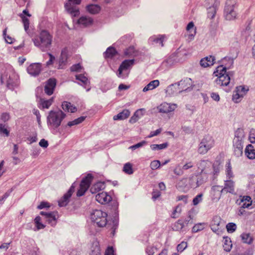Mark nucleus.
<instances>
[{"mask_svg":"<svg viewBox=\"0 0 255 255\" xmlns=\"http://www.w3.org/2000/svg\"><path fill=\"white\" fill-rule=\"evenodd\" d=\"M20 17L21 18L22 20V23L23 24L24 29L25 30L28 29L29 27V20L26 16L23 15V14H20L19 15Z\"/></svg>","mask_w":255,"mask_h":255,"instance_id":"c03bdc74","label":"nucleus"},{"mask_svg":"<svg viewBox=\"0 0 255 255\" xmlns=\"http://www.w3.org/2000/svg\"><path fill=\"white\" fill-rule=\"evenodd\" d=\"M159 84V82L157 80H155L151 81L147 84L143 89V92H147L149 90H152L157 87Z\"/></svg>","mask_w":255,"mask_h":255,"instance_id":"2f4dec72","label":"nucleus"},{"mask_svg":"<svg viewBox=\"0 0 255 255\" xmlns=\"http://www.w3.org/2000/svg\"><path fill=\"white\" fill-rule=\"evenodd\" d=\"M68 53L69 50L67 47H65L62 50L59 59V65L58 68L62 69L66 65L68 59Z\"/></svg>","mask_w":255,"mask_h":255,"instance_id":"2eb2a0df","label":"nucleus"},{"mask_svg":"<svg viewBox=\"0 0 255 255\" xmlns=\"http://www.w3.org/2000/svg\"><path fill=\"white\" fill-rule=\"evenodd\" d=\"M75 187L76 184L75 183H74L70 187L67 192L65 193L64 196L59 200L58 204L59 206L64 207L67 205L69 202L70 198L75 191Z\"/></svg>","mask_w":255,"mask_h":255,"instance_id":"9d476101","label":"nucleus"},{"mask_svg":"<svg viewBox=\"0 0 255 255\" xmlns=\"http://www.w3.org/2000/svg\"><path fill=\"white\" fill-rule=\"evenodd\" d=\"M236 4V0H227L224 10L225 16L227 20H233L236 17L237 13L235 10Z\"/></svg>","mask_w":255,"mask_h":255,"instance_id":"39448f33","label":"nucleus"},{"mask_svg":"<svg viewBox=\"0 0 255 255\" xmlns=\"http://www.w3.org/2000/svg\"><path fill=\"white\" fill-rule=\"evenodd\" d=\"M157 249L154 246H149L146 249V253L148 255H153L154 251H156Z\"/></svg>","mask_w":255,"mask_h":255,"instance_id":"69168bd1","label":"nucleus"},{"mask_svg":"<svg viewBox=\"0 0 255 255\" xmlns=\"http://www.w3.org/2000/svg\"><path fill=\"white\" fill-rule=\"evenodd\" d=\"M249 140L252 143H255V130L252 129L249 134Z\"/></svg>","mask_w":255,"mask_h":255,"instance_id":"e2e57ef3","label":"nucleus"},{"mask_svg":"<svg viewBox=\"0 0 255 255\" xmlns=\"http://www.w3.org/2000/svg\"><path fill=\"white\" fill-rule=\"evenodd\" d=\"M160 166V162L159 160H154L150 163V167L152 170L158 168Z\"/></svg>","mask_w":255,"mask_h":255,"instance_id":"052dcab7","label":"nucleus"},{"mask_svg":"<svg viewBox=\"0 0 255 255\" xmlns=\"http://www.w3.org/2000/svg\"><path fill=\"white\" fill-rule=\"evenodd\" d=\"M77 23L83 27L90 26L93 23V19L87 16H82L78 20Z\"/></svg>","mask_w":255,"mask_h":255,"instance_id":"393cba45","label":"nucleus"},{"mask_svg":"<svg viewBox=\"0 0 255 255\" xmlns=\"http://www.w3.org/2000/svg\"><path fill=\"white\" fill-rule=\"evenodd\" d=\"M48 55L49 56V60L46 62V65L47 66H49L53 64V62L55 59V58L50 53H48Z\"/></svg>","mask_w":255,"mask_h":255,"instance_id":"774afa93","label":"nucleus"},{"mask_svg":"<svg viewBox=\"0 0 255 255\" xmlns=\"http://www.w3.org/2000/svg\"><path fill=\"white\" fill-rule=\"evenodd\" d=\"M244 137V133L242 129H238L235 133V137L233 139V145L235 151L239 154L243 152V139Z\"/></svg>","mask_w":255,"mask_h":255,"instance_id":"423d86ee","label":"nucleus"},{"mask_svg":"<svg viewBox=\"0 0 255 255\" xmlns=\"http://www.w3.org/2000/svg\"><path fill=\"white\" fill-rule=\"evenodd\" d=\"M201 144H204L208 149H210L214 145L215 140L211 136H205L201 141Z\"/></svg>","mask_w":255,"mask_h":255,"instance_id":"a878e982","label":"nucleus"},{"mask_svg":"<svg viewBox=\"0 0 255 255\" xmlns=\"http://www.w3.org/2000/svg\"><path fill=\"white\" fill-rule=\"evenodd\" d=\"M187 247V243L186 242H182L177 247L178 252H182Z\"/></svg>","mask_w":255,"mask_h":255,"instance_id":"5fc2aeb1","label":"nucleus"},{"mask_svg":"<svg viewBox=\"0 0 255 255\" xmlns=\"http://www.w3.org/2000/svg\"><path fill=\"white\" fill-rule=\"evenodd\" d=\"M209 149L207 148V147H206L204 144H201V142H200V145H199V147L198 148V152L200 154H205L206 153V152H207V151L209 150Z\"/></svg>","mask_w":255,"mask_h":255,"instance_id":"bf43d9fd","label":"nucleus"},{"mask_svg":"<svg viewBox=\"0 0 255 255\" xmlns=\"http://www.w3.org/2000/svg\"><path fill=\"white\" fill-rule=\"evenodd\" d=\"M221 221L220 217L216 216H214L211 222V227L213 230H218V227L219 226Z\"/></svg>","mask_w":255,"mask_h":255,"instance_id":"e433bc0d","label":"nucleus"},{"mask_svg":"<svg viewBox=\"0 0 255 255\" xmlns=\"http://www.w3.org/2000/svg\"><path fill=\"white\" fill-rule=\"evenodd\" d=\"M228 60L230 65L225 64L218 66L214 70L213 76L216 77L215 82L217 85L220 87L228 86L230 84L231 77L233 75V72H227V69L230 68L233 64V60L230 58H225L223 60V63Z\"/></svg>","mask_w":255,"mask_h":255,"instance_id":"f257e3e1","label":"nucleus"},{"mask_svg":"<svg viewBox=\"0 0 255 255\" xmlns=\"http://www.w3.org/2000/svg\"><path fill=\"white\" fill-rule=\"evenodd\" d=\"M62 108L64 111L69 113H75L77 110L74 105L67 101H64L62 103Z\"/></svg>","mask_w":255,"mask_h":255,"instance_id":"b1692460","label":"nucleus"},{"mask_svg":"<svg viewBox=\"0 0 255 255\" xmlns=\"http://www.w3.org/2000/svg\"><path fill=\"white\" fill-rule=\"evenodd\" d=\"M1 81L3 84L6 85L9 88H12L15 84V82L12 77L7 73H4L1 75Z\"/></svg>","mask_w":255,"mask_h":255,"instance_id":"f3484780","label":"nucleus"},{"mask_svg":"<svg viewBox=\"0 0 255 255\" xmlns=\"http://www.w3.org/2000/svg\"><path fill=\"white\" fill-rule=\"evenodd\" d=\"M202 194H200L196 196L193 200V204L194 205H197L202 200Z\"/></svg>","mask_w":255,"mask_h":255,"instance_id":"0e129e2a","label":"nucleus"},{"mask_svg":"<svg viewBox=\"0 0 255 255\" xmlns=\"http://www.w3.org/2000/svg\"><path fill=\"white\" fill-rule=\"evenodd\" d=\"M107 213L102 210H96L91 215V218L92 220L99 227H103L107 223Z\"/></svg>","mask_w":255,"mask_h":255,"instance_id":"20e7f679","label":"nucleus"},{"mask_svg":"<svg viewBox=\"0 0 255 255\" xmlns=\"http://www.w3.org/2000/svg\"><path fill=\"white\" fill-rule=\"evenodd\" d=\"M87 9L90 13L96 14L100 11L101 7L97 4H90L87 6Z\"/></svg>","mask_w":255,"mask_h":255,"instance_id":"4c0bfd02","label":"nucleus"},{"mask_svg":"<svg viewBox=\"0 0 255 255\" xmlns=\"http://www.w3.org/2000/svg\"><path fill=\"white\" fill-rule=\"evenodd\" d=\"M7 28L6 27L3 31V35L6 43L12 44L14 41V39L9 35L6 34Z\"/></svg>","mask_w":255,"mask_h":255,"instance_id":"79ce46f5","label":"nucleus"},{"mask_svg":"<svg viewBox=\"0 0 255 255\" xmlns=\"http://www.w3.org/2000/svg\"><path fill=\"white\" fill-rule=\"evenodd\" d=\"M221 161L220 158L219 159L216 160L213 164V167L214 168V171L217 173L219 171V166L221 164Z\"/></svg>","mask_w":255,"mask_h":255,"instance_id":"6e6d98bb","label":"nucleus"},{"mask_svg":"<svg viewBox=\"0 0 255 255\" xmlns=\"http://www.w3.org/2000/svg\"><path fill=\"white\" fill-rule=\"evenodd\" d=\"M206 226V224L202 223H198L195 224L192 229V232L193 233H197L201 231H202Z\"/></svg>","mask_w":255,"mask_h":255,"instance_id":"a19ab883","label":"nucleus"},{"mask_svg":"<svg viewBox=\"0 0 255 255\" xmlns=\"http://www.w3.org/2000/svg\"><path fill=\"white\" fill-rule=\"evenodd\" d=\"M53 102V98H52L49 100H44L41 99L40 100V107L42 109H48Z\"/></svg>","mask_w":255,"mask_h":255,"instance_id":"72a5a7b5","label":"nucleus"},{"mask_svg":"<svg viewBox=\"0 0 255 255\" xmlns=\"http://www.w3.org/2000/svg\"><path fill=\"white\" fill-rule=\"evenodd\" d=\"M167 146V143H163L160 144H152L151 145V148L152 150L162 149L166 148Z\"/></svg>","mask_w":255,"mask_h":255,"instance_id":"de8ad7c7","label":"nucleus"},{"mask_svg":"<svg viewBox=\"0 0 255 255\" xmlns=\"http://www.w3.org/2000/svg\"><path fill=\"white\" fill-rule=\"evenodd\" d=\"M44 220V217L42 218L40 216H37L34 219V223L37 230L43 229L45 228L46 225L43 222Z\"/></svg>","mask_w":255,"mask_h":255,"instance_id":"cd10ccee","label":"nucleus"},{"mask_svg":"<svg viewBox=\"0 0 255 255\" xmlns=\"http://www.w3.org/2000/svg\"><path fill=\"white\" fill-rule=\"evenodd\" d=\"M241 238L243 242L248 244H252L254 240V237L249 233H243Z\"/></svg>","mask_w":255,"mask_h":255,"instance_id":"473e14b6","label":"nucleus"},{"mask_svg":"<svg viewBox=\"0 0 255 255\" xmlns=\"http://www.w3.org/2000/svg\"><path fill=\"white\" fill-rule=\"evenodd\" d=\"M226 228L228 232L233 233L236 231L237 229V226L235 224L230 223L227 225Z\"/></svg>","mask_w":255,"mask_h":255,"instance_id":"3c124183","label":"nucleus"},{"mask_svg":"<svg viewBox=\"0 0 255 255\" xmlns=\"http://www.w3.org/2000/svg\"><path fill=\"white\" fill-rule=\"evenodd\" d=\"M76 79L78 80V84L83 86L89 91L90 89V81L86 73L76 75Z\"/></svg>","mask_w":255,"mask_h":255,"instance_id":"f8f14e48","label":"nucleus"},{"mask_svg":"<svg viewBox=\"0 0 255 255\" xmlns=\"http://www.w3.org/2000/svg\"><path fill=\"white\" fill-rule=\"evenodd\" d=\"M96 200L101 204H105L112 200V197L107 192H102L96 195Z\"/></svg>","mask_w":255,"mask_h":255,"instance_id":"ddd939ff","label":"nucleus"},{"mask_svg":"<svg viewBox=\"0 0 255 255\" xmlns=\"http://www.w3.org/2000/svg\"><path fill=\"white\" fill-rule=\"evenodd\" d=\"M71 71L73 72H81L83 68L80 63L74 64L71 67Z\"/></svg>","mask_w":255,"mask_h":255,"instance_id":"864d4df0","label":"nucleus"},{"mask_svg":"<svg viewBox=\"0 0 255 255\" xmlns=\"http://www.w3.org/2000/svg\"><path fill=\"white\" fill-rule=\"evenodd\" d=\"M65 116V114L61 110L51 111L47 117L48 124L53 128H58Z\"/></svg>","mask_w":255,"mask_h":255,"instance_id":"7ed1b4c3","label":"nucleus"},{"mask_svg":"<svg viewBox=\"0 0 255 255\" xmlns=\"http://www.w3.org/2000/svg\"><path fill=\"white\" fill-rule=\"evenodd\" d=\"M181 212V208L179 206H177L173 210V212L172 213L171 216L173 218H177L179 214Z\"/></svg>","mask_w":255,"mask_h":255,"instance_id":"8fccbe9b","label":"nucleus"},{"mask_svg":"<svg viewBox=\"0 0 255 255\" xmlns=\"http://www.w3.org/2000/svg\"><path fill=\"white\" fill-rule=\"evenodd\" d=\"M56 81L55 79H50L45 86L44 91L48 95H51L56 86Z\"/></svg>","mask_w":255,"mask_h":255,"instance_id":"dca6fc26","label":"nucleus"},{"mask_svg":"<svg viewBox=\"0 0 255 255\" xmlns=\"http://www.w3.org/2000/svg\"><path fill=\"white\" fill-rule=\"evenodd\" d=\"M51 206L50 204L46 201H42L41 202L40 204L37 206V208L38 209H42L44 208H49Z\"/></svg>","mask_w":255,"mask_h":255,"instance_id":"13d9d810","label":"nucleus"},{"mask_svg":"<svg viewBox=\"0 0 255 255\" xmlns=\"http://www.w3.org/2000/svg\"><path fill=\"white\" fill-rule=\"evenodd\" d=\"M174 173L177 175H182L183 174V169L182 167L179 165H177L174 170Z\"/></svg>","mask_w":255,"mask_h":255,"instance_id":"680f3d73","label":"nucleus"},{"mask_svg":"<svg viewBox=\"0 0 255 255\" xmlns=\"http://www.w3.org/2000/svg\"><path fill=\"white\" fill-rule=\"evenodd\" d=\"M176 107V104L163 103L159 106V111L161 113H167L174 111Z\"/></svg>","mask_w":255,"mask_h":255,"instance_id":"4468645a","label":"nucleus"},{"mask_svg":"<svg viewBox=\"0 0 255 255\" xmlns=\"http://www.w3.org/2000/svg\"><path fill=\"white\" fill-rule=\"evenodd\" d=\"M216 14V9L215 7H210L208 10V18L210 20L213 19Z\"/></svg>","mask_w":255,"mask_h":255,"instance_id":"a18cd8bd","label":"nucleus"},{"mask_svg":"<svg viewBox=\"0 0 255 255\" xmlns=\"http://www.w3.org/2000/svg\"><path fill=\"white\" fill-rule=\"evenodd\" d=\"M134 63V60H126L124 61L120 65L118 70V76L122 77L123 71L128 69L129 67L132 65Z\"/></svg>","mask_w":255,"mask_h":255,"instance_id":"6ab92c4d","label":"nucleus"},{"mask_svg":"<svg viewBox=\"0 0 255 255\" xmlns=\"http://www.w3.org/2000/svg\"><path fill=\"white\" fill-rule=\"evenodd\" d=\"M235 182L231 179L225 181L224 187L222 189V192L233 193L234 191Z\"/></svg>","mask_w":255,"mask_h":255,"instance_id":"4be33fe9","label":"nucleus"},{"mask_svg":"<svg viewBox=\"0 0 255 255\" xmlns=\"http://www.w3.org/2000/svg\"><path fill=\"white\" fill-rule=\"evenodd\" d=\"M0 133L1 134H4L7 136L9 135V131L5 127V125L0 124Z\"/></svg>","mask_w":255,"mask_h":255,"instance_id":"603ef678","label":"nucleus"},{"mask_svg":"<svg viewBox=\"0 0 255 255\" xmlns=\"http://www.w3.org/2000/svg\"><path fill=\"white\" fill-rule=\"evenodd\" d=\"M90 255H101V248L99 243H94L91 247Z\"/></svg>","mask_w":255,"mask_h":255,"instance_id":"f704fd0d","label":"nucleus"},{"mask_svg":"<svg viewBox=\"0 0 255 255\" xmlns=\"http://www.w3.org/2000/svg\"><path fill=\"white\" fill-rule=\"evenodd\" d=\"M165 37L163 35H159L156 38H153V41L156 43H159V44L162 47L163 46V41Z\"/></svg>","mask_w":255,"mask_h":255,"instance_id":"09e8293b","label":"nucleus"},{"mask_svg":"<svg viewBox=\"0 0 255 255\" xmlns=\"http://www.w3.org/2000/svg\"><path fill=\"white\" fill-rule=\"evenodd\" d=\"M245 155L250 159H255V149L251 144H248L245 150Z\"/></svg>","mask_w":255,"mask_h":255,"instance_id":"5701e85b","label":"nucleus"},{"mask_svg":"<svg viewBox=\"0 0 255 255\" xmlns=\"http://www.w3.org/2000/svg\"><path fill=\"white\" fill-rule=\"evenodd\" d=\"M123 171L127 174H132L133 173L132 164L128 162L124 164Z\"/></svg>","mask_w":255,"mask_h":255,"instance_id":"58836bf2","label":"nucleus"},{"mask_svg":"<svg viewBox=\"0 0 255 255\" xmlns=\"http://www.w3.org/2000/svg\"><path fill=\"white\" fill-rule=\"evenodd\" d=\"M214 57L209 56L202 59L200 61V65L202 67L206 68L212 66L215 63Z\"/></svg>","mask_w":255,"mask_h":255,"instance_id":"aec40b11","label":"nucleus"},{"mask_svg":"<svg viewBox=\"0 0 255 255\" xmlns=\"http://www.w3.org/2000/svg\"><path fill=\"white\" fill-rule=\"evenodd\" d=\"M130 111L128 110L125 109L117 115L114 116L113 119L115 121L124 120L128 119L130 115Z\"/></svg>","mask_w":255,"mask_h":255,"instance_id":"bb28decb","label":"nucleus"},{"mask_svg":"<svg viewBox=\"0 0 255 255\" xmlns=\"http://www.w3.org/2000/svg\"><path fill=\"white\" fill-rule=\"evenodd\" d=\"M41 69V65L39 63H33L30 65L27 68L28 73L32 75H38Z\"/></svg>","mask_w":255,"mask_h":255,"instance_id":"a211bd4d","label":"nucleus"},{"mask_svg":"<svg viewBox=\"0 0 255 255\" xmlns=\"http://www.w3.org/2000/svg\"><path fill=\"white\" fill-rule=\"evenodd\" d=\"M40 215L44 217V219L51 226H53L56 224L58 218L57 212H45L41 211Z\"/></svg>","mask_w":255,"mask_h":255,"instance_id":"1a4fd4ad","label":"nucleus"},{"mask_svg":"<svg viewBox=\"0 0 255 255\" xmlns=\"http://www.w3.org/2000/svg\"><path fill=\"white\" fill-rule=\"evenodd\" d=\"M93 180V176L89 174L85 178H83L79 185V188L77 192L76 195L80 197L84 195Z\"/></svg>","mask_w":255,"mask_h":255,"instance_id":"0eeeda50","label":"nucleus"},{"mask_svg":"<svg viewBox=\"0 0 255 255\" xmlns=\"http://www.w3.org/2000/svg\"><path fill=\"white\" fill-rule=\"evenodd\" d=\"M249 90L245 86H240L236 88L235 93L233 96V99L236 103H238L241 98L246 95Z\"/></svg>","mask_w":255,"mask_h":255,"instance_id":"9b49d317","label":"nucleus"},{"mask_svg":"<svg viewBox=\"0 0 255 255\" xmlns=\"http://www.w3.org/2000/svg\"><path fill=\"white\" fill-rule=\"evenodd\" d=\"M104 185L100 182L94 184L90 188V191L92 193H95L100 191L102 188H104Z\"/></svg>","mask_w":255,"mask_h":255,"instance_id":"ea45409f","label":"nucleus"},{"mask_svg":"<svg viewBox=\"0 0 255 255\" xmlns=\"http://www.w3.org/2000/svg\"><path fill=\"white\" fill-rule=\"evenodd\" d=\"M52 38V35L48 31L42 30L32 40L36 46L44 48H47L51 45Z\"/></svg>","mask_w":255,"mask_h":255,"instance_id":"f03ea898","label":"nucleus"},{"mask_svg":"<svg viewBox=\"0 0 255 255\" xmlns=\"http://www.w3.org/2000/svg\"><path fill=\"white\" fill-rule=\"evenodd\" d=\"M187 32L189 33V38L190 39H192L193 37L196 34V27H194V24L193 22H189L186 28Z\"/></svg>","mask_w":255,"mask_h":255,"instance_id":"c85d7f7f","label":"nucleus"},{"mask_svg":"<svg viewBox=\"0 0 255 255\" xmlns=\"http://www.w3.org/2000/svg\"><path fill=\"white\" fill-rule=\"evenodd\" d=\"M105 255H116L114 248L112 247H108L105 251Z\"/></svg>","mask_w":255,"mask_h":255,"instance_id":"338daca9","label":"nucleus"},{"mask_svg":"<svg viewBox=\"0 0 255 255\" xmlns=\"http://www.w3.org/2000/svg\"><path fill=\"white\" fill-rule=\"evenodd\" d=\"M84 120H85V118L83 117H81L77 119L74 120V121L69 122L68 123V125L69 127L76 125L81 123L82 122H83L84 121Z\"/></svg>","mask_w":255,"mask_h":255,"instance_id":"49530a36","label":"nucleus"},{"mask_svg":"<svg viewBox=\"0 0 255 255\" xmlns=\"http://www.w3.org/2000/svg\"><path fill=\"white\" fill-rule=\"evenodd\" d=\"M232 247V241L230 238L228 237H224L223 239V248L227 252L231 251Z\"/></svg>","mask_w":255,"mask_h":255,"instance_id":"c9c22d12","label":"nucleus"},{"mask_svg":"<svg viewBox=\"0 0 255 255\" xmlns=\"http://www.w3.org/2000/svg\"><path fill=\"white\" fill-rule=\"evenodd\" d=\"M184 226L183 222L181 220H179L175 223L174 225V230H178L181 229L183 228Z\"/></svg>","mask_w":255,"mask_h":255,"instance_id":"4d7b16f0","label":"nucleus"},{"mask_svg":"<svg viewBox=\"0 0 255 255\" xmlns=\"http://www.w3.org/2000/svg\"><path fill=\"white\" fill-rule=\"evenodd\" d=\"M137 52L133 46H130L127 48L124 52L126 56L128 57H134L137 55Z\"/></svg>","mask_w":255,"mask_h":255,"instance_id":"7c9ffc66","label":"nucleus"},{"mask_svg":"<svg viewBox=\"0 0 255 255\" xmlns=\"http://www.w3.org/2000/svg\"><path fill=\"white\" fill-rule=\"evenodd\" d=\"M226 175L228 179H231L234 177L230 162H228L226 165Z\"/></svg>","mask_w":255,"mask_h":255,"instance_id":"37998d69","label":"nucleus"},{"mask_svg":"<svg viewBox=\"0 0 255 255\" xmlns=\"http://www.w3.org/2000/svg\"><path fill=\"white\" fill-rule=\"evenodd\" d=\"M241 207L240 212L243 214L242 210L246 208H249L252 204V200L250 196H244L241 199Z\"/></svg>","mask_w":255,"mask_h":255,"instance_id":"412c9836","label":"nucleus"},{"mask_svg":"<svg viewBox=\"0 0 255 255\" xmlns=\"http://www.w3.org/2000/svg\"><path fill=\"white\" fill-rule=\"evenodd\" d=\"M81 0H68L65 4V7L72 16H78L80 14L79 8L77 5L80 4Z\"/></svg>","mask_w":255,"mask_h":255,"instance_id":"6e6552de","label":"nucleus"},{"mask_svg":"<svg viewBox=\"0 0 255 255\" xmlns=\"http://www.w3.org/2000/svg\"><path fill=\"white\" fill-rule=\"evenodd\" d=\"M117 51L114 47H109L104 53V56L106 59H112L117 54Z\"/></svg>","mask_w":255,"mask_h":255,"instance_id":"c756f323","label":"nucleus"}]
</instances>
